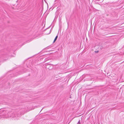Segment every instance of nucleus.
Returning a JSON list of instances; mask_svg holds the SVG:
<instances>
[{"mask_svg":"<svg viewBox=\"0 0 124 124\" xmlns=\"http://www.w3.org/2000/svg\"><path fill=\"white\" fill-rule=\"evenodd\" d=\"M58 36L57 35L56 36V37L53 41V43H54L55 41L56 40H57V39L58 38Z\"/></svg>","mask_w":124,"mask_h":124,"instance_id":"1","label":"nucleus"},{"mask_svg":"<svg viewBox=\"0 0 124 124\" xmlns=\"http://www.w3.org/2000/svg\"><path fill=\"white\" fill-rule=\"evenodd\" d=\"M80 120H79V121L78 122V124H80Z\"/></svg>","mask_w":124,"mask_h":124,"instance_id":"2","label":"nucleus"},{"mask_svg":"<svg viewBox=\"0 0 124 124\" xmlns=\"http://www.w3.org/2000/svg\"><path fill=\"white\" fill-rule=\"evenodd\" d=\"M98 51H97V52H98Z\"/></svg>","mask_w":124,"mask_h":124,"instance_id":"4","label":"nucleus"},{"mask_svg":"<svg viewBox=\"0 0 124 124\" xmlns=\"http://www.w3.org/2000/svg\"><path fill=\"white\" fill-rule=\"evenodd\" d=\"M50 32H49V33H48V34H49L50 33Z\"/></svg>","mask_w":124,"mask_h":124,"instance_id":"3","label":"nucleus"}]
</instances>
